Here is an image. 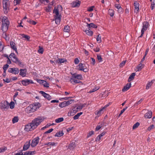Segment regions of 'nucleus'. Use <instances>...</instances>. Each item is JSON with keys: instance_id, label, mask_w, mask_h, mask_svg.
Instances as JSON below:
<instances>
[{"instance_id": "nucleus-4", "label": "nucleus", "mask_w": 155, "mask_h": 155, "mask_svg": "<svg viewBox=\"0 0 155 155\" xmlns=\"http://www.w3.org/2000/svg\"><path fill=\"white\" fill-rule=\"evenodd\" d=\"M44 118L42 117H38L35 118L32 121L31 123L35 128L44 120Z\"/></svg>"}, {"instance_id": "nucleus-22", "label": "nucleus", "mask_w": 155, "mask_h": 155, "mask_svg": "<svg viewBox=\"0 0 155 155\" xmlns=\"http://www.w3.org/2000/svg\"><path fill=\"white\" fill-rule=\"evenodd\" d=\"M80 3L79 1L74 2L71 3L72 6L73 7H78L80 5Z\"/></svg>"}, {"instance_id": "nucleus-13", "label": "nucleus", "mask_w": 155, "mask_h": 155, "mask_svg": "<svg viewBox=\"0 0 155 155\" xmlns=\"http://www.w3.org/2000/svg\"><path fill=\"white\" fill-rule=\"evenodd\" d=\"M2 24L4 25H9L10 22L7 17L4 16L3 17L2 19Z\"/></svg>"}, {"instance_id": "nucleus-31", "label": "nucleus", "mask_w": 155, "mask_h": 155, "mask_svg": "<svg viewBox=\"0 0 155 155\" xmlns=\"http://www.w3.org/2000/svg\"><path fill=\"white\" fill-rule=\"evenodd\" d=\"M64 133L62 131H60L58 132H57L54 135L55 137H61L63 136Z\"/></svg>"}, {"instance_id": "nucleus-2", "label": "nucleus", "mask_w": 155, "mask_h": 155, "mask_svg": "<svg viewBox=\"0 0 155 155\" xmlns=\"http://www.w3.org/2000/svg\"><path fill=\"white\" fill-rule=\"evenodd\" d=\"M40 107V104L38 103H36L35 104H31L26 109L27 112L30 113L35 111Z\"/></svg>"}, {"instance_id": "nucleus-48", "label": "nucleus", "mask_w": 155, "mask_h": 155, "mask_svg": "<svg viewBox=\"0 0 155 155\" xmlns=\"http://www.w3.org/2000/svg\"><path fill=\"white\" fill-rule=\"evenodd\" d=\"M50 62L51 63L53 64V65H55L57 64H58V59L56 60H54V61L51 60Z\"/></svg>"}, {"instance_id": "nucleus-5", "label": "nucleus", "mask_w": 155, "mask_h": 155, "mask_svg": "<svg viewBox=\"0 0 155 155\" xmlns=\"http://www.w3.org/2000/svg\"><path fill=\"white\" fill-rule=\"evenodd\" d=\"M149 26V24L148 22L144 21L143 23V27L141 30V34L139 37L141 38L143 37L144 31H146L148 27Z\"/></svg>"}, {"instance_id": "nucleus-3", "label": "nucleus", "mask_w": 155, "mask_h": 155, "mask_svg": "<svg viewBox=\"0 0 155 155\" xmlns=\"http://www.w3.org/2000/svg\"><path fill=\"white\" fill-rule=\"evenodd\" d=\"M2 4L3 11L5 14H7L9 11L10 3L9 0H3Z\"/></svg>"}, {"instance_id": "nucleus-36", "label": "nucleus", "mask_w": 155, "mask_h": 155, "mask_svg": "<svg viewBox=\"0 0 155 155\" xmlns=\"http://www.w3.org/2000/svg\"><path fill=\"white\" fill-rule=\"evenodd\" d=\"M20 35L23 38H25L28 41L30 38V37L28 35H25L23 34H21Z\"/></svg>"}, {"instance_id": "nucleus-56", "label": "nucleus", "mask_w": 155, "mask_h": 155, "mask_svg": "<svg viewBox=\"0 0 155 155\" xmlns=\"http://www.w3.org/2000/svg\"><path fill=\"white\" fill-rule=\"evenodd\" d=\"M97 58L99 62H101L102 60V58L101 57V55L100 54L97 55Z\"/></svg>"}, {"instance_id": "nucleus-21", "label": "nucleus", "mask_w": 155, "mask_h": 155, "mask_svg": "<svg viewBox=\"0 0 155 155\" xmlns=\"http://www.w3.org/2000/svg\"><path fill=\"white\" fill-rule=\"evenodd\" d=\"M152 112L151 111H148L147 113H145L144 117L146 118H150L152 117Z\"/></svg>"}, {"instance_id": "nucleus-57", "label": "nucleus", "mask_w": 155, "mask_h": 155, "mask_svg": "<svg viewBox=\"0 0 155 155\" xmlns=\"http://www.w3.org/2000/svg\"><path fill=\"white\" fill-rule=\"evenodd\" d=\"M4 45L2 42L0 41V51H2L4 49Z\"/></svg>"}, {"instance_id": "nucleus-20", "label": "nucleus", "mask_w": 155, "mask_h": 155, "mask_svg": "<svg viewBox=\"0 0 155 155\" xmlns=\"http://www.w3.org/2000/svg\"><path fill=\"white\" fill-rule=\"evenodd\" d=\"M139 4L137 2H135L134 3V7L135 12L137 13L139 12Z\"/></svg>"}, {"instance_id": "nucleus-19", "label": "nucleus", "mask_w": 155, "mask_h": 155, "mask_svg": "<svg viewBox=\"0 0 155 155\" xmlns=\"http://www.w3.org/2000/svg\"><path fill=\"white\" fill-rule=\"evenodd\" d=\"M131 83H127L126 85L124 86V88L122 89V91L123 92L125 91H127L131 87Z\"/></svg>"}, {"instance_id": "nucleus-63", "label": "nucleus", "mask_w": 155, "mask_h": 155, "mask_svg": "<svg viewBox=\"0 0 155 155\" xmlns=\"http://www.w3.org/2000/svg\"><path fill=\"white\" fill-rule=\"evenodd\" d=\"M84 107V106L83 104H82L80 105L79 106H78L77 109L78 110H81V109Z\"/></svg>"}, {"instance_id": "nucleus-41", "label": "nucleus", "mask_w": 155, "mask_h": 155, "mask_svg": "<svg viewBox=\"0 0 155 155\" xmlns=\"http://www.w3.org/2000/svg\"><path fill=\"white\" fill-rule=\"evenodd\" d=\"M64 120L63 117L59 118L55 120V122L57 123H59L63 121Z\"/></svg>"}, {"instance_id": "nucleus-33", "label": "nucleus", "mask_w": 155, "mask_h": 155, "mask_svg": "<svg viewBox=\"0 0 155 155\" xmlns=\"http://www.w3.org/2000/svg\"><path fill=\"white\" fill-rule=\"evenodd\" d=\"M70 28L68 25H66L64 27V32H69L70 31Z\"/></svg>"}, {"instance_id": "nucleus-60", "label": "nucleus", "mask_w": 155, "mask_h": 155, "mask_svg": "<svg viewBox=\"0 0 155 155\" xmlns=\"http://www.w3.org/2000/svg\"><path fill=\"white\" fill-rule=\"evenodd\" d=\"M127 107H126L121 111L119 115V117L124 112V111L127 109Z\"/></svg>"}, {"instance_id": "nucleus-53", "label": "nucleus", "mask_w": 155, "mask_h": 155, "mask_svg": "<svg viewBox=\"0 0 155 155\" xmlns=\"http://www.w3.org/2000/svg\"><path fill=\"white\" fill-rule=\"evenodd\" d=\"M21 2V0H14V3L15 5H17L19 4Z\"/></svg>"}, {"instance_id": "nucleus-26", "label": "nucleus", "mask_w": 155, "mask_h": 155, "mask_svg": "<svg viewBox=\"0 0 155 155\" xmlns=\"http://www.w3.org/2000/svg\"><path fill=\"white\" fill-rule=\"evenodd\" d=\"M87 27H88L89 28H96L97 27L96 25L93 23H91L90 24L87 23Z\"/></svg>"}, {"instance_id": "nucleus-59", "label": "nucleus", "mask_w": 155, "mask_h": 155, "mask_svg": "<svg viewBox=\"0 0 155 155\" xmlns=\"http://www.w3.org/2000/svg\"><path fill=\"white\" fill-rule=\"evenodd\" d=\"M8 67L9 65L7 64H5L3 66V69L4 70V72H5V71L7 70Z\"/></svg>"}, {"instance_id": "nucleus-7", "label": "nucleus", "mask_w": 155, "mask_h": 155, "mask_svg": "<svg viewBox=\"0 0 155 155\" xmlns=\"http://www.w3.org/2000/svg\"><path fill=\"white\" fill-rule=\"evenodd\" d=\"M78 70L86 72L88 71V69L87 68L85 64L80 63L78 65Z\"/></svg>"}, {"instance_id": "nucleus-49", "label": "nucleus", "mask_w": 155, "mask_h": 155, "mask_svg": "<svg viewBox=\"0 0 155 155\" xmlns=\"http://www.w3.org/2000/svg\"><path fill=\"white\" fill-rule=\"evenodd\" d=\"M103 126V124H101L100 125H97V126L95 128V130L96 131L100 129L102 126Z\"/></svg>"}, {"instance_id": "nucleus-23", "label": "nucleus", "mask_w": 155, "mask_h": 155, "mask_svg": "<svg viewBox=\"0 0 155 155\" xmlns=\"http://www.w3.org/2000/svg\"><path fill=\"white\" fill-rule=\"evenodd\" d=\"M9 57L10 58H13V59L12 61L14 62H15L18 58L16 57V55L14 53H11L9 56Z\"/></svg>"}, {"instance_id": "nucleus-16", "label": "nucleus", "mask_w": 155, "mask_h": 155, "mask_svg": "<svg viewBox=\"0 0 155 155\" xmlns=\"http://www.w3.org/2000/svg\"><path fill=\"white\" fill-rule=\"evenodd\" d=\"M72 75V77L74 78L78 79V80H82L83 79L82 75L80 74H77L76 73L74 74L71 73Z\"/></svg>"}, {"instance_id": "nucleus-38", "label": "nucleus", "mask_w": 155, "mask_h": 155, "mask_svg": "<svg viewBox=\"0 0 155 155\" xmlns=\"http://www.w3.org/2000/svg\"><path fill=\"white\" fill-rule=\"evenodd\" d=\"M76 111L75 110H71L70 112L68 113V115L69 116H73L76 113Z\"/></svg>"}, {"instance_id": "nucleus-12", "label": "nucleus", "mask_w": 155, "mask_h": 155, "mask_svg": "<svg viewBox=\"0 0 155 155\" xmlns=\"http://www.w3.org/2000/svg\"><path fill=\"white\" fill-rule=\"evenodd\" d=\"M39 93L41 94L45 98L47 99L48 100H50L51 99V96L43 91H40Z\"/></svg>"}, {"instance_id": "nucleus-54", "label": "nucleus", "mask_w": 155, "mask_h": 155, "mask_svg": "<svg viewBox=\"0 0 155 155\" xmlns=\"http://www.w3.org/2000/svg\"><path fill=\"white\" fill-rule=\"evenodd\" d=\"M100 88V87H94V88H93V89H92L91 91H90V93H91L92 92H94L97 90H98Z\"/></svg>"}, {"instance_id": "nucleus-10", "label": "nucleus", "mask_w": 155, "mask_h": 155, "mask_svg": "<svg viewBox=\"0 0 155 155\" xmlns=\"http://www.w3.org/2000/svg\"><path fill=\"white\" fill-rule=\"evenodd\" d=\"M21 84L24 86H27L30 84H33L34 82L31 80L25 79L21 81Z\"/></svg>"}, {"instance_id": "nucleus-37", "label": "nucleus", "mask_w": 155, "mask_h": 155, "mask_svg": "<svg viewBox=\"0 0 155 155\" xmlns=\"http://www.w3.org/2000/svg\"><path fill=\"white\" fill-rule=\"evenodd\" d=\"M66 101L61 103L59 104V107L63 108L67 106Z\"/></svg>"}, {"instance_id": "nucleus-9", "label": "nucleus", "mask_w": 155, "mask_h": 155, "mask_svg": "<svg viewBox=\"0 0 155 155\" xmlns=\"http://www.w3.org/2000/svg\"><path fill=\"white\" fill-rule=\"evenodd\" d=\"M39 138L37 137L34 138L31 141V145L32 147H34L36 146L39 143Z\"/></svg>"}, {"instance_id": "nucleus-34", "label": "nucleus", "mask_w": 155, "mask_h": 155, "mask_svg": "<svg viewBox=\"0 0 155 155\" xmlns=\"http://www.w3.org/2000/svg\"><path fill=\"white\" fill-rule=\"evenodd\" d=\"M104 110L102 109V108L101 109L99 110L98 111H96L95 112V114L98 116H100L101 114L103 113V110Z\"/></svg>"}, {"instance_id": "nucleus-64", "label": "nucleus", "mask_w": 155, "mask_h": 155, "mask_svg": "<svg viewBox=\"0 0 155 155\" xmlns=\"http://www.w3.org/2000/svg\"><path fill=\"white\" fill-rule=\"evenodd\" d=\"M75 78H73V77H72V78H71L70 79V82L71 83H73V84L74 83V81L75 80Z\"/></svg>"}, {"instance_id": "nucleus-18", "label": "nucleus", "mask_w": 155, "mask_h": 155, "mask_svg": "<svg viewBox=\"0 0 155 155\" xmlns=\"http://www.w3.org/2000/svg\"><path fill=\"white\" fill-rule=\"evenodd\" d=\"M20 71L19 75L22 77H25L26 75L27 72V69H20Z\"/></svg>"}, {"instance_id": "nucleus-42", "label": "nucleus", "mask_w": 155, "mask_h": 155, "mask_svg": "<svg viewBox=\"0 0 155 155\" xmlns=\"http://www.w3.org/2000/svg\"><path fill=\"white\" fill-rule=\"evenodd\" d=\"M115 7L118 9V11H122V8H121L120 5L119 4H116L115 5Z\"/></svg>"}, {"instance_id": "nucleus-61", "label": "nucleus", "mask_w": 155, "mask_h": 155, "mask_svg": "<svg viewBox=\"0 0 155 155\" xmlns=\"http://www.w3.org/2000/svg\"><path fill=\"white\" fill-rule=\"evenodd\" d=\"M7 149V148L5 147H1L0 148V153L3 152L5 151Z\"/></svg>"}, {"instance_id": "nucleus-46", "label": "nucleus", "mask_w": 155, "mask_h": 155, "mask_svg": "<svg viewBox=\"0 0 155 155\" xmlns=\"http://www.w3.org/2000/svg\"><path fill=\"white\" fill-rule=\"evenodd\" d=\"M15 63L16 64H18V65L20 66H23V64L22 62H21L18 59L17 60L15 61Z\"/></svg>"}, {"instance_id": "nucleus-40", "label": "nucleus", "mask_w": 155, "mask_h": 155, "mask_svg": "<svg viewBox=\"0 0 155 155\" xmlns=\"http://www.w3.org/2000/svg\"><path fill=\"white\" fill-rule=\"evenodd\" d=\"M108 14L111 16L113 17L114 15V11L111 9H109L108 10Z\"/></svg>"}, {"instance_id": "nucleus-14", "label": "nucleus", "mask_w": 155, "mask_h": 155, "mask_svg": "<svg viewBox=\"0 0 155 155\" xmlns=\"http://www.w3.org/2000/svg\"><path fill=\"white\" fill-rule=\"evenodd\" d=\"M38 82L44 85V87H49V84L46 81L44 80H39L38 81Z\"/></svg>"}, {"instance_id": "nucleus-47", "label": "nucleus", "mask_w": 155, "mask_h": 155, "mask_svg": "<svg viewBox=\"0 0 155 155\" xmlns=\"http://www.w3.org/2000/svg\"><path fill=\"white\" fill-rule=\"evenodd\" d=\"M34 154V151H28L25 153L24 155H32Z\"/></svg>"}, {"instance_id": "nucleus-35", "label": "nucleus", "mask_w": 155, "mask_h": 155, "mask_svg": "<svg viewBox=\"0 0 155 155\" xmlns=\"http://www.w3.org/2000/svg\"><path fill=\"white\" fill-rule=\"evenodd\" d=\"M58 64H61L62 63H64L67 61L66 59L65 58H58Z\"/></svg>"}, {"instance_id": "nucleus-29", "label": "nucleus", "mask_w": 155, "mask_h": 155, "mask_svg": "<svg viewBox=\"0 0 155 155\" xmlns=\"http://www.w3.org/2000/svg\"><path fill=\"white\" fill-rule=\"evenodd\" d=\"M84 32L87 35L90 36H92L93 34V32L90 30L89 29L88 30H85Z\"/></svg>"}, {"instance_id": "nucleus-11", "label": "nucleus", "mask_w": 155, "mask_h": 155, "mask_svg": "<svg viewBox=\"0 0 155 155\" xmlns=\"http://www.w3.org/2000/svg\"><path fill=\"white\" fill-rule=\"evenodd\" d=\"M35 127L31 123L28 124L25 126V129L26 131H29L31 130H32L35 129Z\"/></svg>"}, {"instance_id": "nucleus-6", "label": "nucleus", "mask_w": 155, "mask_h": 155, "mask_svg": "<svg viewBox=\"0 0 155 155\" xmlns=\"http://www.w3.org/2000/svg\"><path fill=\"white\" fill-rule=\"evenodd\" d=\"M9 26V25H4L2 24V29L4 32L3 35H4V34L5 36V37H4V38H5L6 40L8 39V38H7L6 34L5 33V32H6L8 30Z\"/></svg>"}, {"instance_id": "nucleus-28", "label": "nucleus", "mask_w": 155, "mask_h": 155, "mask_svg": "<svg viewBox=\"0 0 155 155\" xmlns=\"http://www.w3.org/2000/svg\"><path fill=\"white\" fill-rule=\"evenodd\" d=\"M30 145V142H27L25 144L23 147V149L24 150H25L28 149Z\"/></svg>"}, {"instance_id": "nucleus-8", "label": "nucleus", "mask_w": 155, "mask_h": 155, "mask_svg": "<svg viewBox=\"0 0 155 155\" xmlns=\"http://www.w3.org/2000/svg\"><path fill=\"white\" fill-rule=\"evenodd\" d=\"M8 71L9 73L15 74H18L19 73V70L17 68H10L8 69Z\"/></svg>"}, {"instance_id": "nucleus-44", "label": "nucleus", "mask_w": 155, "mask_h": 155, "mask_svg": "<svg viewBox=\"0 0 155 155\" xmlns=\"http://www.w3.org/2000/svg\"><path fill=\"white\" fill-rule=\"evenodd\" d=\"M27 21L33 25H35L36 24V22L35 21L31 19H28Z\"/></svg>"}, {"instance_id": "nucleus-25", "label": "nucleus", "mask_w": 155, "mask_h": 155, "mask_svg": "<svg viewBox=\"0 0 155 155\" xmlns=\"http://www.w3.org/2000/svg\"><path fill=\"white\" fill-rule=\"evenodd\" d=\"M53 4H49L48 6L47 7H46L45 10L47 12H50L51 10Z\"/></svg>"}, {"instance_id": "nucleus-51", "label": "nucleus", "mask_w": 155, "mask_h": 155, "mask_svg": "<svg viewBox=\"0 0 155 155\" xmlns=\"http://www.w3.org/2000/svg\"><path fill=\"white\" fill-rule=\"evenodd\" d=\"M140 125V124L139 122H137L135 124H134L133 126V129H135L137 128Z\"/></svg>"}, {"instance_id": "nucleus-32", "label": "nucleus", "mask_w": 155, "mask_h": 155, "mask_svg": "<svg viewBox=\"0 0 155 155\" xmlns=\"http://www.w3.org/2000/svg\"><path fill=\"white\" fill-rule=\"evenodd\" d=\"M8 103L7 101L6 102H4V103L2 104V108L4 109H7L8 107Z\"/></svg>"}, {"instance_id": "nucleus-1", "label": "nucleus", "mask_w": 155, "mask_h": 155, "mask_svg": "<svg viewBox=\"0 0 155 155\" xmlns=\"http://www.w3.org/2000/svg\"><path fill=\"white\" fill-rule=\"evenodd\" d=\"M62 7L61 5H58L57 7H55L53 10V12L55 14L54 18L55 23L59 25L60 22L61 16L59 14V11H61Z\"/></svg>"}, {"instance_id": "nucleus-39", "label": "nucleus", "mask_w": 155, "mask_h": 155, "mask_svg": "<svg viewBox=\"0 0 155 155\" xmlns=\"http://www.w3.org/2000/svg\"><path fill=\"white\" fill-rule=\"evenodd\" d=\"M83 114L82 112H81L79 113H78L77 114L75 115L74 117H73V119L74 120H76L81 115V114Z\"/></svg>"}, {"instance_id": "nucleus-55", "label": "nucleus", "mask_w": 155, "mask_h": 155, "mask_svg": "<svg viewBox=\"0 0 155 155\" xmlns=\"http://www.w3.org/2000/svg\"><path fill=\"white\" fill-rule=\"evenodd\" d=\"M95 7L94 6L89 7L87 8V11L88 12H92L93 10V8H94Z\"/></svg>"}, {"instance_id": "nucleus-27", "label": "nucleus", "mask_w": 155, "mask_h": 155, "mask_svg": "<svg viewBox=\"0 0 155 155\" xmlns=\"http://www.w3.org/2000/svg\"><path fill=\"white\" fill-rule=\"evenodd\" d=\"M135 75L136 74L135 73H132L131 74L129 77L128 80V82H130L132 81L134 79Z\"/></svg>"}, {"instance_id": "nucleus-58", "label": "nucleus", "mask_w": 155, "mask_h": 155, "mask_svg": "<svg viewBox=\"0 0 155 155\" xmlns=\"http://www.w3.org/2000/svg\"><path fill=\"white\" fill-rule=\"evenodd\" d=\"M94 133V132L93 131H91L89 132L88 134H87V138H88L91 136L92 135H93Z\"/></svg>"}, {"instance_id": "nucleus-62", "label": "nucleus", "mask_w": 155, "mask_h": 155, "mask_svg": "<svg viewBox=\"0 0 155 155\" xmlns=\"http://www.w3.org/2000/svg\"><path fill=\"white\" fill-rule=\"evenodd\" d=\"M39 49L38 50V52L39 53H40L41 54H42L43 52V49L42 48H40V46L39 47Z\"/></svg>"}, {"instance_id": "nucleus-45", "label": "nucleus", "mask_w": 155, "mask_h": 155, "mask_svg": "<svg viewBox=\"0 0 155 155\" xmlns=\"http://www.w3.org/2000/svg\"><path fill=\"white\" fill-rule=\"evenodd\" d=\"M18 119L17 117H15L12 119V121L13 124L18 122Z\"/></svg>"}, {"instance_id": "nucleus-52", "label": "nucleus", "mask_w": 155, "mask_h": 155, "mask_svg": "<svg viewBox=\"0 0 155 155\" xmlns=\"http://www.w3.org/2000/svg\"><path fill=\"white\" fill-rule=\"evenodd\" d=\"M9 105L10 106V108L11 109H13L15 107V103L13 101H12L11 102L10 104Z\"/></svg>"}, {"instance_id": "nucleus-24", "label": "nucleus", "mask_w": 155, "mask_h": 155, "mask_svg": "<svg viewBox=\"0 0 155 155\" xmlns=\"http://www.w3.org/2000/svg\"><path fill=\"white\" fill-rule=\"evenodd\" d=\"M142 63H141V62H140L139 64L138 65L137 67L136 68L137 71H141L144 67V65L142 64Z\"/></svg>"}, {"instance_id": "nucleus-17", "label": "nucleus", "mask_w": 155, "mask_h": 155, "mask_svg": "<svg viewBox=\"0 0 155 155\" xmlns=\"http://www.w3.org/2000/svg\"><path fill=\"white\" fill-rule=\"evenodd\" d=\"M76 146V144L74 142H71L68 146V149H69L70 150H73L75 148Z\"/></svg>"}, {"instance_id": "nucleus-50", "label": "nucleus", "mask_w": 155, "mask_h": 155, "mask_svg": "<svg viewBox=\"0 0 155 155\" xmlns=\"http://www.w3.org/2000/svg\"><path fill=\"white\" fill-rule=\"evenodd\" d=\"M97 41L98 43H100L101 42V37L100 35H98L97 36Z\"/></svg>"}, {"instance_id": "nucleus-30", "label": "nucleus", "mask_w": 155, "mask_h": 155, "mask_svg": "<svg viewBox=\"0 0 155 155\" xmlns=\"http://www.w3.org/2000/svg\"><path fill=\"white\" fill-rule=\"evenodd\" d=\"M154 80H152L151 81L148 82L147 85L146 89H148L151 86L152 84L153 83Z\"/></svg>"}, {"instance_id": "nucleus-43", "label": "nucleus", "mask_w": 155, "mask_h": 155, "mask_svg": "<svg viewBox=\"0 0 155 155\" xmlns=\"http://www.w3.org/2000/svg\"><path fill=\"white\" fill-rule=\"evenodd\" d=\"M57 143L54 142H49L47 143H45V145H52V146H55L57 145Z\"/></svg>"}, {"instance_id": "nucleus-15", "label": "nucleus", "mask_w": 155, "mask_h": 155, "mask_svg": "<svg viewBox=\"0 0 155 155\" xmlns=\"http://www.w3.org/2000/svg\"><path fill=\"white\" fill-rule=\"evenodd\" d=\"M10 45L11 48L13 50H14L16 53H18V52L17 51V48L16 46L15 43L13 41H11L10 42Z\"/></svg>"}]
</instances>
